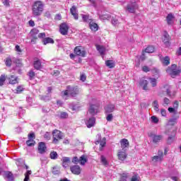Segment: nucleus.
Returning a JSON list of instances; mask_svg holds the SVG:
<instances>
[{"instance_id": "obj_1", "label": "nucleus", "mask_w": 181, "mask_h": 181, "mask_svg": "<svg viewBox=\"0 0 181 181\" xmlns=\"http://www.w3.org/2000/svg\"><path fill=\"white\" fill-rule=\"evenodd\" d=\"M45 11V4L42 1H36L32 6V13L33 16H40Z\"/></svg>"}, {"instance_id": "obj_2", "label": "nucleus", "mask_w": 181, "mask_h": 181, "mask_svg": "<svg viewBox=\"0 0 181 181\" xmlns=\"http://www.w3.org/2000/svg\"><path fill=\"white\" fill-rule=\"evenodd\" d=\"M80 94V89L77 86H67L66 90L64 92H62L63 97L64 95H71V97H76Z\"/></svg>"}, {"instance_id": "obj_3", "label": "nucleus", "mask_w": 181, "mask_h": 181, "mask_svg": "<svg viewBox=\"0 0 181 181\" xmlns=\"http://www.w3.org/2000/svg\"><path fill=\"white\" fill-rule=\"evenodd\" d=\"M88 112L93 116L96 115V114L100 112V102H98V100L95 99L92 100Z\"/></svg>"}, {"instance_id": "obj_4", "label": "nucleus", "mask_w": 181, "mask_h": 181, "mask_svg": "<svg viewBox=\"0 0 181 181\" xmlns=\"http://www.w3.org/2000/svg\"><path fill=\"white\" fill-rule=\"evenodd\" d=\"M180 69L177 67V65L173 64L170 66H168L166 69V73L170 76L173 78H175V77L177 76H180Z\"/></svg>"}, {"instance_id": "obj_5", "label": "nucleus", "mask_w": 181, "mask_h": 181, "mask_svg": "<svg viewBox=\"0 0 181 181\" xmlns=\"http://www.w3.org/2000/svg\"><path fill=\"white\" fill-rule=\"evenodd\" d=\"M52 138L53 144H59V141H60V139H63V133L57 129H55L52 132Z\"/></svg>"}, {"instance_id": "obj_6", "label": "nucleus", "mask_w": 181, "mask_h": 181, "mask_svg": "<svg viewBox=\"0 0 181 181\" xmlns=\"http://www.w3.org/2000/svg\"><path fill=\"white\" fill-rule=\"evenodd\" d=\"M153 163H158V162H162L163 160V151L159 150L158 151V156H154L151 158Z\"/></svg>"}, {"instance_id": "obj_7", "label": "nucleus", "mask_w": 181, "mask_h": 181, "mask_svg": "<svg viewBox=\"0 0 181 181\" xmlns=\"http://www.w3.org/2000/svg\"><path fill=\"white\" fill-rule=\"evenodd\" d=\"M148 136L152 139L153 144H158V142L163 139V136L156 135L153 133L148 134Z\"/></svg>"}, {"instance_id": "obj_8", "label": "nucleus", "mask_w": 181, "mask_h": 181, "mask_svg": "<svg viewBox=\"0 0 181 181\" xmlns=\"http://www.w3.org/2000/svg\"><path fill=\"white\" fill-rule=\"evenodd\" d=\"M74 52L75 54H76V56H81V57H86V51L84 50V49H83V47H76Z\"/></svg>"}, {"instance_id": "obj_9", "label": "nucleus", "mask_w": 181, "mask_h": 181, "mask_svg": "<svg viewBox=\"0 0 181 181\" xmlns=\"http://www.w3.org/2000/svg\"><path fill=\"white\" fill-rule=\"evenodd\" d=\"M136 9H138V4L136 2L130 3L127 6V11L130 13H134Z\"/></svg>"}, {"instance_id": "obj_10", "label": "nucleus", "mask_w": 181, "mask_h": 181, "mask_svg": "<svg viewBox=\"0 0 181 181\" xmlns=\"http://www.w3.org/2000/svg\"><path fill=\"white\" fill-rule=\"evenodd\" d=\"M118 159L119 160H125L128 155L127 154V150L119 149L117 153Z\"/></svg>"}, {"instance_id": "obj_11", "label": "nucleus", "mask_w": 181, "mask_h": 181, "mask_svg": "<svg viewBox=\"0 0 181 181\" xmlns=\"http://www.w3.org/2000/svg\"><path fill=\"white\" fill-rule=\"evenodd\" d=\"M121 148L123 151H127L129 148V141L127 139H122L120 141Z\"/></svg>"}, {"instance_id": "obj_12", "label": "nucleus", "mask_w": 181, "mask_h": 181, "mask_svg": "<svg viewBox=\"0 0 181 181\" xmlns=\"http://www.w3.org/2000/svg\"><path fill=\"white\" fill-rule=\"evenodd\" d=\"M59 31L62 35L65 36V35H67L69 32V25L64 23L61 24L59 27Z\"/></svg>"}, {"instance_id": "obj_13", "label": "nucleus", "mask_w": 181, "mask_h": 181, "mask_svg": "<svg viewBox=\"0 0 181 181\" xmlns=\"http://www.w3.org/2000/svg\"><path fill=\"white\" fill-rule=\"evenodd\" d=\"M170 37L169 36V34H168V33L166 32H164V34L163 35V42L167 47H169V46H170Z\"/></svg>"}, {"instance_id": "obj_14", "label": "nucleus", "mask_w": 181, "mask_h": 181, "mask_svg": "<svg viewBox=\"0 0 181 181\" xmlns=\"http://www.w3.org/2000/svg\"><path fill=\"white\" fill-rule=\"evenodd\" d=\"M160 62H161L163 66H169L170 64V58L169 57L159 56Z\"/></svg>"}, {"instance_id": "obj_15", "label": "nucleus", "mask_w": 181, "mask_h": 181, "mask_svg": "<svg viewBox=\"0 0 181 181\" xmlns=\"http://www.w3.org/2000/svg\"><path fill=\"white\" fill-rule=\"evenodd\" d=\"M86 125L88 128H92V127H94V125H95V118L92 117L86 119Z\"/></svg>"}, {"instance_id": "obj_16", "label": "nucleus", "mask_w": 181, "mask_h": 181, "mask_svg": "<svg viewBox=\"0 0 181 181\" xmlns=\"http://www.w3.org/2000/svg\"><path fill=\"white\" fill-rule=\"evenodd\" d=\"M115 110V105L112 104H109L105 107V114H111V112H114Z\"/></svg>"}, {"instance_id": "obj_17", "label": "nucleus", "mask_w": 181, "mask_h": 181, "mask_svg": "<svg viewBox=\"0 0 181 181\" xmlns=\"http://www.w3.org/2000/svg\"><path fill=\"white\" fill-rule=\"evenodd\" d=\"M71 172L74 173V175H80L81 173V168L79 165H74L71 167Z\"/></svg>"}, {"instance_id": "obj_18", "label": "nucleus", "mask_w": 181, "mask_h": 181, "mask_svg": "<svg viewBox=\"0 0 181 181\" xmlns=\"http://www.w3.org/2000/svg\"><path fill=\"white\" fill-rule=\"evenodd\" d=\"M9 84H18V76L11 75L7 77Z\"/></svg>"}, {"instance_id": "obj_19", "label": "nucleus", "mask_w": 181, "mask_h": 181, "mask_svg": "<svg viewBox=\"0 0 181 181\" xmlns=\"http://www.w3.org/2000/svg\"><path fill=\"white\" fill-rule=\"evenodd\" d=\"M70 12L71 15L74 16V19L77 21L78 19V13H77V8L75 6H73L70 8Z\"/></svg>"}, {"instance_id": "obj_20", "label": "nucleus", "mask_w": 181, "mask_h": 181, "mask_svg": "<svg viewBox=\"0 0 181 181\" xmlns=\"http://www.w3.org/2000/svg\"><path fill=\"white\" fill-rule=\"evenodd\" d=\"M38 151L39 153H45L46 152V144L44 142L39 143Z\"/></svg>"}, {"instance_id": "obj_21", "label": "nucleus", "mask_w": 181, "mask_h": 181, "mask_svg": "<svg viewBox=\"0 0 181 181\" xmlns=\"http://www.w3.org/2000/svg\"><path fill=\"white\" fill-rule=\"evenodd\" d=\"M89 28L93 32H97L98 30V25L94 23L93 20L89 23Z\"/></svg>"}, {"instance_id": "obj_22", "label": "nucleus", "mask_w": 181, "mask_h": 181, "mask_svg": "<svg viewBox=\"0 0 181 181\" xmlns=\"http://www.w3.org/2000/svg\"><path fill=\"white\" fill-rule=\"evenodd\" d=\"M62 166H64V168H67V166H69L70 165V158L69 157H63L62 158Z\"/></svg>"}, {"instance_id": "obj_23", "label": "nucleus", "mask_w": 181, "mask_h": 181, "mask_svg": "<svg viewBox=\"0 0 181 181\" xmlns=\"http://www.w3.org/2000/svg\"><path fill=\"white\" fill-rule=\"evenodd\" d=\"M95 145H98L100 144V151H103V148L105 146V144H107L105 141V138H103L101 141H97L95 142Z\"/></svg>"}, {"instance_id": "obj_24", "label": "nucleus", "mask_w": 181, "mask_h": 181, "mask_svg": "<svg viewBox=\"0 0 181 181\" xmlns=\"http://www.w3.org/2000/svg\"><path fill=\"white\" fill-rule=\"evenodd\" d=\"M139 85L143 87V90L148 91V81L142 79L141 80Z\"/></svg>"}, {"instance_id": "obj_25", "label": "nucleus", "mask_w": 181, "mask_h": 181, "mask_svg": "<svg viewBox=\"0 0 181 181\" xmlns=\"http://www.w3.org/2000/svg\"><path fill=\"white\" fill-rule=\"evenodd\" d=\"M4 177L7 179L8 181H13V175L12 173L7 171L4 173Z\"/></svg>"}, {"instance_id": "obj_26", "label": "nucleus", "mask_w": 181, "mask_h": 181, "mask_svg": "<svg viewBox=\"0 0 181 181\" xmlns=\"http://www.w3.org/2000/svg\"><path fill=\"white\" fill-rule=\"evenodd\" d=\"M39 34V30L33 28L31 30L30 35L33 39H37V35Z\"/></svg>"}, {"instance_id": "obj_27", "label": "nucleus", "mask_w": 181, "mask_h": 181, "mask_svg": "<svg viewBox=\"0 0 181 181\" xmlns=\"http://www.w3.org/2000/svg\"><path fill=\"white\" fill-rule=\"evenodd\" d=\"M174 19H175V17L172 13L168 14L166 17L168 25H173Z\"/></svg>"}, {"instance_id": "obj_28", "label": "nucleus", "mask_w": 181, "mask_h": 181, "mask_svg": "<svg viewBox=\"0 0 181 181\" xmlns=\"http://www.w3.org/2000/svg\"><path fill=\"white\" fill-rule=\"evenodd\" d=\"M96 49L101 54V56H104V54H105V47H104L103 46L97 45Z\"/></svg>"}, {"instance_id": "obj_29", "label": "nucleus", "mask_w": 181, "mask_h": 181, "mask_svg": "<svg viewBox=\"0 0 181 181\" xmlns=\"http://www.w3.org/2000/svg\"><path fill=\"white\" fill-rule=\"evenodd\" d=\"M177 124V118L174 117L169 119L167 125H170L171 127H173V125H176Z\"/></svg>"}, {"instance_id": "obj_30", "label": "nucleus", "mask_w": 181, "mask_h": 181, "mask_svg": "<svg viewBox=\"0 0 181 181\" xmlns=\"http://www.w3.org/2000/svg\"><path fill=\"white\" fill-rule=\"evenodd\" d=\"M105 64L107 67H109V69H114V67H115V63L112 60L106 61Z\"/></svg>"}, {"instance_id": "obj_31", "label": "nucleus", "mask_w": 181, "mask_h": 181, "mask_svg": "<svg viewBox=\"0 0 181 181\" xmlns=\"http://www.w3.org/2000/svg\"><path fill=\"white\" fill-rule=\"evenodd\" d=\"M82 18L83 22H86L87 23H90V22L93 21V18H90V16L88 15L82 14Z\"/></svg>"}, {"instance_id": "obj_32", "label": "nucleus", "mask_w": 181, "mask_h": 181, "mask_svg": "<svg viewBox=\"0 0 181 181\" xmlns=\"http://www.w3.org/2000/svg\"><path fill=\"white\" fill-rule=\"evenodd\" d=\"M42 43L43 45H47L49 43H54V40H53V39L50 38V37H46L45 39L42 40Z\"/></svg>"}, {"instance_id": "obj_33", "label": "nucleus", "mask_w": 181, "mask_h": 181, "mask_svg": "<svg viewBox=\"0 0 181 181\" xmlns=\"http://www.w3.org/2000/svg\"><path fill=\"white\" fill-rule=\"evenodd\" d=\"M152 106L156 112H159V102L158 100H154L152 103Z\"/></svg>"}, {"instance_id": "obj_34", "label": "nucleus", "mask_w": 181, "mask_h": 181, "mask_svg": "<svg viewBox=\"0 0 181 181\" xmlns=\"http://www.w3.org/2000/svg\"><path fill=\"white\" fill-rule=\"evenodd\" d=\"M34 67L36 70H39L42 68V62H40V60H36L34 62Z\"/></svg>"}, {"instance_id": "obj_35", "label": "nucleus", "mask_w": 181, "mask_h": 181, "mask_svg": "<svg viewBox=\"0 0 181 181\" xmlns=\"http://www.w3.org/2000/svg\"><path fill=\"white\" fill-rule=\"evenodd\" d=\"M87 162V157L85 155H83L79 158V163L81 165H86Z\"/></svg>"}, {"instance_id": "obj_36", "label": "nucleus", "mask_w": 181, "mask_h": 181, "mask_svg": "<svg viewBox=\"0 0 181 181\" xmlns=\"http://www.w3.org/2000/svg\"><path fill=\"white\" fill-rule=\"evenodd\" d=\"M101 21H110L111 19V16L110 14H104L99 16Z\"/></svg>"}, {"instance_id": "obj_37", "label": "nucleus", "mask_w": 181, "mask_h": 181, "mask_svg": "<svg viewBox=\"0 0 181 181\" xmlns=\"http://www.w3.org/2000/svg\"><path fill=\"white\" fill-rule=\"evenodd\" d=\"M155 52V47L153 46H148L145 49V53H153Z\"/></svg>"}, {"instance_id": "obj_38", "label": "nucleus", "mask_w": 181, "mask_h": 181, "mask_svg": "<svg viewBox=\"0 0 181 181\" xmlns=\"http://www.w3.org/2000/svg\"><path fill=\"white\" fill-rule=\"evenodd\" d=\"M112 24L113 26H118V25H119V21H118V18L117 16L112 17Z\"/></svg>"}, {"instance_id": "obj_39", "label": "nucleus", "mask_w": 181, "mask_h": 181, "mask_svg": "<svg viewBox=\"0 0 181 181\" xmlns=\"http://www.w3.org/2000/svg\"><path fill=\"white\" fill-rule=\"evenodd\" d=\"M100 161L104 166H108V161L107 160V158H105V156H100Z\"/></svg>"}, {"instance_id": "obj_40", "label": "nucleus", "mask_w": 181, "mask_h": 181, "mask_svg": "<svg viewBox=\"0 0 181 181\" xmlns=\"http://www.w3.org/2000/svg\"><path fill=\"white\" fill-rule=\"evenodd\" d=\"M40 99L42 100V101H50L52 98L49 95H43L40 96Z\"/></svg>"}, {"instance_id": "obj_41", "label": "nucleus", "mask_w": 181, "mask_h": 181, "mask_svg": "<svg viewBox=\"0 0 181 181\" xmlns=\"http://www.w3.org/2000/svg\"><path fill=\"white\" fill-rule=\"evenodd\" d=\"M57 152L56 151H52L49 154V157L52 158V159H57Z\"/></svg>"}, {"instance_id": "obj_42", "label": "nucleus", "mask_w": 181, "mask_h": 181, "mask_svg": "<svg viewBox=\"0 0 181 181\" xmlns=\"http://www.w3.org/2000/svg\"><path fill=\"white\" fill-rule=\"evenodd\" d=\"M152 87H156V78H148Z\"/></svg>"}, {"instance_id": "obj_43", "label": "nucleus", "mask_w": 181, "mask_h": 181, "mask_svg": "<svg viewBox=\"0 0 181 181\" xmlns=\"http://www.w3.org/2000/svg\"><path fill=\"white\" fill-rule=\"evenodd\" d=\"M6 80V77L5 75H1L0 76V86H4V83H5V81Z\"/></svg>"}, {"instance_id": "obj_44", "label": "nucleus", "mask_w": 181, "mask_h": 181, "mask_svg": "<svg viewBox=\"0 0 181 181\" xmlns=\"http://www.w3.org/2000/svg\"><path fill=\"white\" fill-rule=\"evenodd\" d=\"M30 175H32V171L28 170L25 174L24 181H29V176H30Z\"/></svg>"}, {"instance_id": "obj_45", "label": "nucleus", "mask_w": 181, "mask_h": 181, "mask_svg": "<svg viewBox=\"0 0 181 181\" xmlns=\"http://www.w3.org/2000/svg\"><path fill=\"white\" fill-rule=\"evenodd\" d=\"M52 173L54 175H60V169H59L57 167L53 168Z\"/></svg>"}, {"instance_id": "obj_46", "label": "nucleus", "mask_w": 181, "mask_h": 181, "mask_svg": "<svg viewBox=\"0 0 181 181\" xmlns=\"http://www.w3.org/2000/svg\"><path fill=\"white\" fill-rule=\"evenodd\" d=\"M28 146H35V140L29 139L26 141Z\"/></svg>"}, {"instance_id": "obj_47", "label": "nucleus", "mask_w": 181, "mask_h": 181, "mask_svg": "<svg viewBox=\"0 0 181 181\" xmlns=\"http://www.w3.org/2000/svg\"><path fill=\"white\" fill-rule=\"evenodd\" d=\"M113 118H114V116L111 113L107 114V115L106 116V119L109 122H111V121H112Z\"/></svg>"}, {"instance_id": "obj_48", "label": "nucleus", "mask_w": 181, "mask_h": 181, "mask_svg": "<svg viewBox=\"0 0 181 181\" xmlns=\"http://www.w3.org/2000/svg\"><path fill=\"white\" fill-rule=\"evenodd\" d=\"M151 122L153 124H158V122H159V119L156 116H152Z\"/></svg>"}, {"instance_id": "obj_49", "label": "nucleus", "mask_w": 181, "mask_h": 181, "mask_svg": "<svg viewBox=\"0 0 181 181\" xmlns=\"http://www.w3.org/2000/svg\"><path fill=\"white\" fill-rule=\"evenodd\" d=\"M24 88L23 86H19L16 88V91L17 93V94H19L21 93H22V91H23Z\"/></svg>"}, {"instance_id": "obj_50", "label": "nucleus", "mask_w": 181, "mask_h": 181, "mask_svg": "<svg viewBox=\"0 0 181 181\" xmlns=\"http://www.w3.org/2000/svg\"><path fill=\"white\" fill-rule=\"evenodd\" d=\"M175 141V135L170 136L168 139V144H172Z\"/></svg>"}, {"instance_id": "obj_51", "label": "nucleus", "mask_w": 181, "mask_h": 181, "mask_svg": "<svg viewBox=\"0 0 181 181\" xmlns=\"http://www.w3.org/2000/svg\"><path fill=\"white\" fill-rule=\"evenodd\" d=\"M45 139L47 141H49L50 138H52V135L49 132H46L44 135Z\"/></svg>"}, {"instance_id": "obj_52", "label": "nucleus", "mask_w": 181, "mask_h": 181, "mask_svg": "<svg viewBox=\"0 0 181 181\" xmlns=\"http://www.w3.org/2000/svg\"><path fill=\"white\" fill-rule=\"evenodd\" d=\"M15 50L17 52L18 54H21L22 53V49H21L19 45H16Z\"/></svg>"}, {"instance_id": "obj_53", "label": "nucleus", "mask_w": 181, "mask_h": 181, "mask_svg": "<svg viewBox=\"0 0 181 181\" xmlns=\"http://www.w3.org/2000/svg\"><path fill=\"white\" fill-rule=\"evenodd\" d=\"M127 179H128V174L127 173L122 174V177H120V180L127 181Z\"/></svg>"}, {"instance_id": "obj_54", "label": "nucleus", "mask_w": 181, "mask_h": 181, "mask_svg": "<svg viewBox=\"0 0 181 181\" xmlns=\"http://www.w3.org/2000/svg\"><path fill=\"white\" fill-rule=\"evenodd\" d=\"M168 111L169 112L173 114H176V112H177V110L175 109V107H168Z\"/></svg>"}, {"instance_id": "obj_55", "label": "nucleus", "mask_w": 181, "mask_h": 181, "mask_svg": "<svg viewBox=\"0 0 181 181\" xmlns=\"http://www.w3.org/2000/svg\"><path fill=\"white\" fill-rule=\"evenodd\" d=\"M152 74L154 76H158V74H159V70L156 68H154V69H152Z\"/></svg>"}, {"instance_id": "obj_56", "label": "nucleus", "mask_w": 181, "mask_h": 181, "mask_svg": "<svg viewBox=\"0 0 181 181\" xmlns=\"http://www.w3.org/2000/svg\"><path fill=\"white\" fill-rule=\"evenodd\" d=\"M170 103V100H169L168 98H165L163 99V105H168V104Z\"/></svg>"}, {"instance_id": "obj_57", "label": "nucleus", "mask_w": 181, "mask_h": 181, "mask_svg": "<svg viewBox=\"0 0 181 181\" xmlns=\"http://www.w3.org/2000/svg\"><path fill=\"white\" fill-rule=\"evenodd\" d=\"M132 181H139V177L138 175H134L132 177Z\"/></svg>"}, {"instance_id": "obj_58", "label": "nucleus", "mask_w": 181, "mask_h": 181, "mask_svg": "<svg viewBox=\"0 0 181 181\" xmlns=\"http://www.w3.org/2000/svg\"><path fill=\"white\" fill-rule=\"evenodd\" d=\"M28 76H29L30 80H32V78H33V77H35V74L33 71H30Z\"/></svg>"}, {"instance_id": "obj_59", "label": "nucleus", "mask_w": 181, "mask_h": 181, "mask_svg": "<svg viewBox=\"0 0 181 181\" xmlns=\"http://www.w3.org/2000/svg\"><path fill=\"white\" fill-rule=\"evenodd\" d=\"M12 64V60H11V59L7 58L6 60V66H11Z\"/></svg>"}, {"instance_id": "obj_60", "label": "nucleus", "mask_w": 181, "mask_h": 181, "mask_svg": "<svg viewBox=\"0 0 181 181\" xmlns=\"http://www.w3.org/2000/svg\"><path fill=\"white\" fill-rule=\"evenodd\" d=\"M72 163H76V164L79 163V159H78V158H77V157H74L73 159H72Z\"/></svg>"}, {"instance_id": "obj_61", "label": "nucleus", "mask_w": 181, "mask_h": 181, "mask_svg": "<svg viewBox=\"0 0 181 181\" xmlns=\"http://www.w3.org/2000/svg\"><path fill=\"white\" fill-rule=\"evenodd\" d=\"M142 70L145 73H148V71H150L151 69H149V67L144 66H143Z\"/></svg>"}, {"instance_id": "obj_62", "label": "nucleus", "mask_w": 181, "mask_h": 181, "mask_svg": "<svg viewBox=\"0 0 181 181\" xmlns=\"http://www.w3.org/2000/svg\"><path fill=\"white\" fill-rule=\"evenodd\" d=\"M4 6H9V0H2Z\"/></svg>"}, {"instance_id": "obj_63", "label": "nucleus", "mask_w": 181, "mask_h": 181, "mask_svg": "<svg viewBox=\"0 0 181 181\" xmlns=\"http://www.w3.org/2000/svg\"><path fill=\"white\" fill-rule=\"evenodd\" d=\"M35 133H30V134H28V139H35Z\"/></svg>"}, {"instance_id": "obj_64", "label": "nucleus", "mask_w": 181, "mask_h": 181, "mask_svg": "<svg viewBox=\"0 0 181 181\" xmlns=\"http://www.w3.org/2000/svg\"><path fill=\"white\" fill-rule=\"evenodd\" d=\"M160 114H161L162 117H166V110L161 109Z\"/></svg>"}]
</instances>
